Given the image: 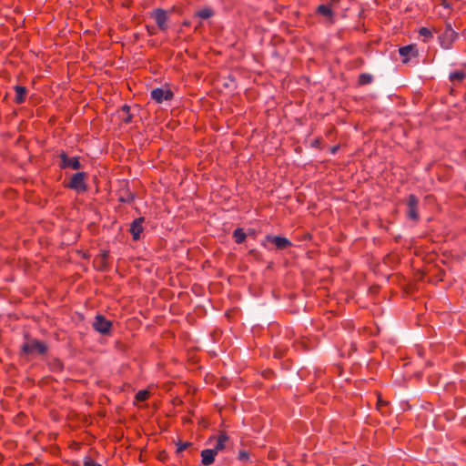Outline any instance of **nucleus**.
Wrapping results in <instances>:
<instances>
[{"mask_svg":"<svg viewBox=\"0 0 466 466\" xmlns=\"http://www.w3.org/2000/svg\"><path fill=\"white\" fill-rule=\"evenodd\" d=\"M21 352L25 355H45L47 352V346L45 342L36 339H30L23 343Z\"/></svg>","mask_w":466,"mask_h":466,"instance_id":"obj_1","label":"nucleus"},{"mask_svg":"<svg viewBox=\"0 0 466 466\" xmlns=\"http://www.w3.org/2000/svg\"><path fill=\"white\" fill-rule=\"evenodd\" d=\"M457 39L458 33L452 28L451 24L447 22L444 31L438 36L440 46L446 50L451 49Z\"/></svg>","mask_w":466,"mask_h":466,"instance_id":"obj_2","label":"nucleus"},{"mask_svg":"<svg viewBox=\"0 0 466 466\" xmlns=\"http://www.w3.org/2000/svg\"><path fill=\"white\" fill-rule=\"evenodd\" d=\"M86 179V173L77 172L72 176L70 181L66 187L77 192H86L87 190Z\"/></svg>","mask_w":466,"mask_h":466,"instance_id":"obj_3","label":"nucleus"},{"mask_svg":"<svg viewBox=\"0 0 466 466\" xmlns=\"http://www.w3.org/2000/svg\"><path fill=\"white\" fill-rule=\"evenodd\" d=\"M93 329L102 335H108L112 329V322L103 315H96L93 322Z\"/></svg>","mask_w":466,"mask_h":466,"instance_id":"obj_4","label":"nucleus"},{"mask_svg":"<svg viewBox=\"0 0 466 466\" xmlns=\"http://www.w3.org/2000/svg\"><path fill=\"white\" fill-rule=\"evenodd\" d=\"M59 158L61 159L59 167L62 169L72 168L77 170L82 167L78 157H69L65 151H61Z\"/></svg>","mask_w":466,"mask_h":466,"instance_id":"obj_5","label":"nucleus"},{"mask_svg":"<svg viewBox=\"0 0 466 466\" xmlns=\"http://www.w3.org/2000/svg\"><path fill=\"white\" fill-rule=\"evenodd\" d=\"M151 98L157 104L162 103L163 101H170L174 97V93L169 88H161L157 87L151 91L150 93Z\"/></svg>","mask_w":466,"mask_h":466,"instance_id":"obj_6","label":"nucleus"},{"mask_svg":"<svg viewBox=\"0 0 466 466\" xmlns=\"http://www.w3.org/2000/svg\"><path fill=\"white\" fill-rule=\"evenodd\" d=\"M418 205H419L418 198L413 194L409 195L408 201H407V207H408L407 216L409 218H410L413 221H418L420 218V215H419V211H418Z\"/></svg>","mask_w":466,"mask_h":466,"instance_id":"obj_7","label":"nucleus"},{"mask_svg":"<svg viewBox=\"0 0 466 466\" xmlns=\"http://www.w3.org/2000/svg\"><path fill=\"white\" fill-rule=\"evenodd\" d=\"M315 13L317 15L324 16L329 24L335 23V12L331 5H319L317 6Z\"/></svg>","mask_w":466,"mask_h":466,"instance_id":"obj_8","label":"nucleus"},{"mask_svg":"<svg viewBox=\"0 0 466 466\" xmlns=\"http://www.w3.org/2000/svg\"><path fill=\"white\" fill-rule=\"evenodd\" d=\"M266 241L273 243L278 249H285L291 247L292 243L285 237L281 236H266Z\"/></svg>","mask_w":466,"mask_h":466,"instance_id":"obj_9","label":"nucleus"},{"mask_svg":"<svg viewBox=\"0 0 466 466\" xmlns=\"http://www.w3.org/2000/svg\"><path fill=\"white\" fill-rule=\"evenodd\" d=\"M155 21L158 26V28L162 31H166L167 29V12L161 8H157L154 11L153 15Z\"/></svg>","mask_w":466,"mask_h":466,"instance_id":"obj_10","label":"nucleus"},{"mask_svg":"<svg viewBox=\"0 0 466 466\" xmlns=\"http://www.w3.org/2000/svg\"><path fill=\"white\" fill-rule=\"evenodd\" d=\"M399 54L402 56V63L407 64L410 61V56L417 57L419 52L415 45H408L399 48Z\"/></svg>","mask_w":466,"mask_h":466,"instance_id":"obj_11","label":"nucleus"},{"mask_svg":"<svg viewBox=\"0 0 466 466\" xmlns=\"http://www.w3.org/2000/svg\"><path fill=\"white\" fill-rule=\"evenodd\" d=\"M143 222L144 218H138L133 220L130 225V233L132 235L133 240H138L140 238V234L143 232Z\"/></svg>","mask_w":466,"mask_h":466,"instance_id":"obj_12","label":"nucleus"},{"mask_svg":"<svg viewBox=\"0 0 466 466\" xmlns=\"http://www.w3.org/2000/svg\"><path fill=\"white\" fill-rule=\"evenodd\" d=\"M201 463L203 465H211L215 461L217 453L212 449H206L201 451Z\"/></svg>","mask_w":466,"mask_h":466,"instance_id":"obj_13","label":"nucleus"},{"mask_svg":"<svg viewBox=\"0 0 466 466\" xmlns=\"http://www.w3.org/2000/svg\"><path fill=\"white\" fill-rule=\"evenodd\" d=\"M14 90L15 91V103L21 105L25 101L27 89L22 86H15Z\"/></svg>","mask_w":466,"mask_h":466,"instance_id":"obj_14","label":"nucleus"},{"mask_svg":"<svg viewBox=\"0 0 466 466\" xmlns=\"http://www.w3.org/2000/svg\"><path fill=\"white\" fill-rule=\"evenodd\" d=\"M228 436L227 435V433L220 432L218 436L217 442L212 450L215 451L216 453L218 454V451L225 449L226 443L228 442Z\"/></svg>","mask_w":466,"mask_h":466,"instance_id":"obj_15","label":"nucleus"},{"mask_svg":"<svg viewBox=\"0 0 466 466\" xmlns=\"http://www.w3.org/2000/svg\"><path fill=\"white\" fill-rule=\"evenodd\" d=\"M233 238L236 243L241 244L246 240L247 235L243 228H238L233 231Z\"/></svg>","mask_w":466,"mask_h":466,"instance_id":"obj_16","label":"nucleus"},{"mask_svg":"<svg viewBox=\"0 0 466 466\" xmlns=\"http://www.w3.org/2000/svg\"><path fill=\"white\" fill-rule=\"evenodd\" d=\"M433 32H436L435 29H430L428 27H421L420 28L419 30V35L420 36H423L424 37V42H427L429 41L430 39H432L433 38Z\"/></svg>","mask_w":466,"mask_h":466,"instance_id":"obj_17","label":"nucleus"},{"mask_svg":"<svg viewBox=\"0 0 466 466\" xmlns=\"http://www.w3.org/2000/svg\"><path fill=\"white\" fill-rule=\"evenodd\" d=\"M372 80H373V77L371 75L367 74V73H362L359 76L358 84L360 86H365V85L370 84L372 82Z\"/></svg>","mask_w":466,"mask_h":466,"instance_id":"obj_18","label":"nucleus"},{"mask_svg":"<svg viewBox=\"0 0 466 466\" xmlns=\"http://www.w3.org/2000/svg\"><path fill=\"white\" fill-rule=\"evenodd\" d=\"M465 76H466V74L463 71L457 70V71L451 72L449 76V78L451 81L458 80L461 82L465 78Z\"/></svg>","mask_w":466,"mask_h":466,"instance_id":"obj_19","label":"nucleus"},{"mask_svg":"<svg viewBox=\"0 0 466 466\" xmlns=\"http://www.w3.org/2000/svg\"><path fill=\"white\" fill-rule=\"evenodd\" d=\"M213 11L210 8H203L196 13V15L202 18L208 19L213 15Z\"/></svg>","mask_w":466,"mask_h":466,"instance_id":"obj_20","label":"nucleus"},{"mask_svg":"<svg viewBox=\"0 0 466 466\" xmlns=\"http://www.w3.org/2000/svg\"><path fill=\"white\" fill-rule=\"evenodd\" d=\"M150 394L146 390H138L136 394V400L138 401H145L149 398Z\"/></svg>","mask_w":466,"mask_h":466,"instance_id":"obj_21","label":"nucleus"},{"mask_svg":"<svg viewBox=\"0 0 466 466\" xmlns=\"http://www.w3.org/2000/svg\"><path fill=\"white\" fill-rule=\"evenodd\" d=\"M121 110L127 114V116L123 117V121L127 124L130 123L132 121V116L129 114L130 107L127 105H124Z\"/></svg>","mask_w":466,"mask_h":466,"instance_id":"obj_22","label":"nucleus"},{"mask_svg":"<svg viewBox=\"0 0 466 466\" xmlns=\"http://www.w3.org/2000/svg\"><path fill=\"white\" fill-rule=\"evenodd\" d=\"M118 199H119V201L124 202V203H131L134 200V196L132 193L127 191L126 193V195L120 196Z\"/></svg>","mask_w":466,"mask_h":466,"instance_id":"obj_23","label":"nucleus"},{"mask_svg":"<svg viewBox=\"0 0 466 466\" xmlns=\"http://www.w3.org/2000/svg\"><path fill=\"white\" fill-rule=\"evenodd\" d=\"M177 453H180L182 452L183 451L187 450L188 447L191 446V442L189 441H179L177 444Z\"/></svg>","mask_w":466,"mask_h":466,"instance_id":"obj_24","label":"nucleus"},{"mask_svg":"<svg viewBox=\"0 0 466 466\" xmlns=\"http://www.w3.org/2000/svg\"><path fill=\"white\" fill-rule=\"evenodd\" d=\"M238 459L241 461H248L249 460V454L247 451L241 450L238 451Z\"/></svg>","mask_w":466,"mask_h":466,"instance_id":"obj_25","label":"nucleus"},{"mask_svg":"<svg viewBox=\"0 0 466 466\" xmlns=\"http://www.w3.org/2000/svg\"><path fill=\"white\" fill-rule=\"evenodd\" d=\"M84 466H102L101 464L93 461L90 457H86L83 461Z\"/></svg>","mask_w":466,"mask_h":466,"instance_id":"obj_26","label":"nucleus"},{"mask_svg":"<svg viewBox=\"0 0 466 466\" xmlns=\"http://www.w3.org/2000/svg\"><path fill=\"white\" fill-rule=\"evenodd\" d=\"M320 145H321V138L320 137H317L316 139H314L311 142V147H312L320 148Z\"/></svg>","mask_w":466,"mask_h":466,"instance_id":"obj_27","label":"nucleus"},{"mask_svg":"<svg viewBox=\"0 0 466 466\" xmlns=\"http://www.w3.org/2000/svg\"><path fill=\"white\" fill-rule=\"evenodd\" d=\"M339 3V0H330L329 2V4H327L328 5H331V7L333 8L334 6H336Z\"/></svg>","mask_w":466,"mask_h":466,"instance_id":"obj_28","label":"nucleus"},{"mask_svg":"<svg viewBox=\"0 0 466 466\" xmlns=\"http://www.w3.org/2000/svg\"><path fill=\"white\" fill-rule=\"evenodd\" d=\"M387 404H388V402L383 401V400H381V398H380V397H379V399H378V402H377V406H378V408H380V406H382V405H387Z\"/></svg>","mask_w":466,"mask_h":466,"instance_id":"obj_29","label":"nucleus"},{"mask_svg":"<svg viewBox=\"0 0 466 466\" xmlns=\"http://www.w3.org/2000/svg\"><path fill=\"white\" fill-rule=\"evenodd\" d=\"M339 147L338 145L336 146H333L331 148H330V153L331 154H336L337 151L339 150Z\"/></svg>","mask_w":466,"mask_h":466,"instance_id":"obj_30","label":"nucleus"},{"mask_svg":"<svg viewBox=\"0 0 466 466\" xmlns=\"http://www.w3.org/2000/svg\"><path fill=\"white\" fill-rule=\"evenodd\" d=\"M107 258V252L104 251L103 252V258L106 259Z\"/></svg>","mask_w":466,"mask_h":466,"instance_id":"obj_31","label":"nucleus"},{"mask_svg":"<svg viewBox=\"0 0 466 466\" xmlns=\"http://www.w3.org/2000/svg\"><path fill=\"white\" fill-rule=\"evenodd\" d=\"M288 466H293V465H291V464H289Z\"/></svg>","mask_w":466,"mask_h":466,"instance_id":"obj_32","label":"nucleus"}]
</instances>
